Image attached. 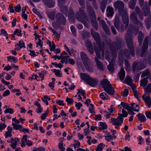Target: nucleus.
Instances as JSON below:
<instances>
[{"label": "nucleus", "mask_w": 151, "mask_h": 151, "mask_svg": "<svg viewBox=\"0 0 151 151\" xmlns=\"http://www.w3.org/2000/svg\"><path fill=\"white\" fill-rule=\"evenodd\" d=\"M125 38L129 50L127 49H124L123 54L127 58H129L130 55L133 56L135 54L134 45L133 41L132 33L130 31H127V34L125 36Z\"/></svg>", "instance_id": "1"}, {"label": "nucleus", "mask_w": 151, "mask_h": 151, "mask_svg": "<svg viewBox=\"0 0 151 151\" xmlns=\"http://www.w3.org/2000/svg\"><path fill=\"white\" fill-rule=\"evenodd\" d=\"M100 83L102 86L104 90L108 94L113 95L114 94V90L110 82L107 79H104L101 81Z\"/></svg>", "instance_id": "2"}, {"label": "nucleus", "mask_w": 151, "mask_h": 151, "mask_svg": "<svg viewBox=\"0 0 151 151\" xmlns=\"http://www.w3.org/2000/svg\"><path fill=\"white\" fill-rule=\"evenodd\" d=\"M146 67L145 62L141 60L139 62L135 61L133 65L132 70L134 72H139Z\"/></svg>", "instance_id": "3"}, {"label": "nucleus", "mask_w": 151, "mask_h": 151, "mask_svg": "<svg viewBox=\"0 0 151 151\" xmlns=\"http://www.w3.org/2000/svg\"><path fill=\"white\" fill-rule=\"evenodd\" d=\"M85 8L82 7L79 9V11L76 12L77 14L76 17L78 20L81 22H83L84 20L87 19V15L85 12Z\"/></svg>", "instance_id": "4"}, {"label": "nucleus", "mask_w": 151, "mask_h": 151, "mask_svg": "<svg viewBox=\"0 0 151 151\" xmlns=\"http://www.w3.org/2000/svg\"><path fill=\"white\" fill-rule=\"evenodd\" d=\"M114 5L115 9H118L119 14L127 11L126 9L124 8V4L122 1H117L114 3Z\"/></svg>", "instance_id": "5"}, {"label": "nucleus", "mask_w": 151, "mask_h": 151, "mask_svg": "<svg viewBox=\"0 0 151 151\" xmlns=\"http://www.w3.org/2000/svg\"><path fill=\"white\" fill-rule=\"evenodd\" d=\"M144 15L145 16H147L149 14H151V11L150 12V8L146 6L143 9ZM145 22L147 29H150L151 26V16L149 18H147L146 20L145 21Z\"/></svg>", "instance_id": "6"}, {"label": "nucleus", "mask_w": 151, "mask_h": 151, "mask_svg": "<svg viewBox=\"0 0 151 151\" xmlns=\"http://www.w3.org/2000/svg\"><path fill=\"white\" fill-rule=\"evenodd\" d=\"M123 42L121 39H119L117 42L113 41L109 44L110 49L111 51H117L121 47L122 44Z\"/></svg>", "instance_id": "7"}, {"label": "nucleus", "mask_w": 151, "mask_h": 151, "mask_svg": "<svg viewBox=\"0 0 151 151\" xmlns=\"http://www.w3.org/2000/svg\"><path fill=\"white\" fill-rule=\"evenodd\" d=\"M148 37H146L144 39L143 45L142 47L140 54L137 53V55H140L141 57L145 56L147 54L146 51L148 49Z\"/></svg>", "instance_id": "8"}, {"label": "nucleus", "mask_w": 151, "mask_h": 151, "mask_svg": "<svg viewBox=\"0 0 151 151\" xmlns=\"http://www.w3.org/2000/svg\"><path fill=\"white\" fill-rule=\"evenodd\" d=\"M130 20L134 24L139 25L142 27L143 24L137 18V15L134 12L131 13L130 16Z\"/></svg>", "instance_id": "9"}, {"label": "nucleus", "mask_w": 151, "mask_h": 151, "mask_svg": "<svg viewBox=\"0 0 151 151\" xmlns=\"http://www.w3.org/2000/svg\"><path fill=\"white\" fill-rule=\"evenodd\" d=\"M57 22L60 24L65 25L66 22V19L65 17L60 13H57L55 16Z\"/></svg>", "instance_id": "10"}, {"label": "nucleus", "mask_w": 151, "mask_h": 151, "mask_svg": "<svg viewBox=\"0 0 151 151\" xmlns=\"http://www.w3.org/2000/svg\"><path fill=\"white\" fill-rule=\"evenodd\" d=\"M86 11L90 18L96 17V13L92 6L86 3Z\"/></svg>", "instance_id": "11"}, {"label": "nucleus", "mask_w": 151, "mask_h": 151, "mask_svg": "<svg viewBox=\"0 0 151 151\" xmlns=\"http://www.w3.org/2000/svg\"><path fill=\"white\" fill-rule=\"evenodd\" d=\"M111 120V122H113V124L114 125H117L118 127L120 126L123 122V118L119 116H117V118H112Z\"/></svg>", "instance_id": "12"}, {"label": "nucleus", "mask_w": 151, "mask_h": 151, "mask_svg": "<svg viewBox=\"0 0 151 151\" xmlns=\"http://www.w3.org/2000/svg\"><path fill=\"white\" fill-rule=\"evenodd\" d=\"M122 16V20L123 23L126 25V28L128 26L129 23V18L128 16L127 11L120 14Z\"/></svg>", "instance_id": "13"}, {"label": "nucleus", "mask_w": 151, "mask_h": 151, "mask_svg": "<svg viewBox=\"0 0 151 151\" xmlns=\"http://www.w3.org/2000/svg\"><path fill=\"white\" fill-rule=\"evenodd\" d=\"M94 50L96 54V58L97 59H101V57L100 53V51L103 50V46H97L96 45L94 46Z\"/></svg>", "instance_id": "14"}, {"label": "nucleus", "mask_w": 151, "mask_h": 151, "mask_svg": "<svg viewBox=\"0 0 151 151\" xmlns=\"http://www.w3.org/2000/svg\"><path fill=\"white\" fill-rule=\"evenodd\" d=\"M81 60L84 65L90 63V60L86 54L83 52H81Z\"/></svg>", "instance_id": "15"}, {"label": "nucleus", "mask_w": 151, "mask_h": 151, "mask_svg": "<svg viewBox=\"0 0 151 151\" xmlns=\"http://www.w3.org/2000/svg\"><path fill=\"white\" fill-rule=\"evenodd\" d=\"M91 34L97 43V46H102L99 34L98 32H95L93 33L91 32Z\"/></svg>", "instance_id": "16"}, {"label": "nucleus", "mask_w": 151, "mask_h": 151, "mask_svg": "<svg viewBox=\"0 0 151 151\" xmlns=\"http://www.w3.org/2000/svg\"><path fill=\"white\" fill-rule=\"evenodd\" d=\"M44 4L48 7L51 8L54 6L55 2L53 0H42Z\"/></svg>", "instance_id": "17"}, {"label": "nucleus", "mask_w": 151, "mask_h": 151, "mask_svg": "<svg viewBox=\"0 0 151 151\" xmlns=\"http://www.w3.org/2000/svg\"><path fill=\"white\" fill-rule=\"evenodd\" d=\"M100 23L101 24L103 30L107 34H109L110 33V30L108 26L104 21L101 19L100 21Z\"/></svg>", "instance_id": "18"}, {"label": "nucleus", "mask_w": 151, "mask_h": 151, "mask_svg": "<svg viewBox=\"0 0 151 151\" xmlns=\"http://www.w3.org/2000/svg\"><path fill=\"white\" fill-rule=\"evenodd\" d=\"M80 75L82 79L84 80L88 84L91 77L89 75L85 73H81Z\"/></svg>", "instance_id": "19"}, {"label": "nucleus", "mask_w": 151, "mask_h": 151, "mask_svg": "<svg viewBox=\"0 0 151 151\" xmlns=\"http://www.w3.org/2000/svg\"><path fill=\"white\" fill-rule=\"evenodd\" d=\"M142 98L146 104H147L149 107H151V99L148 96H146L143 95L142 96Z\"/></svg>", "instance_id": "20"}, {"label": "nucleus", "mask_w": 151, "mask_h": 151, "mask_svg": "<svg viewBox=\"0 0 151 151\" xmlns=\"http://www.w3.org/2000/svg\"><path fill=\"white\" fill-rule=\"evenodd\" d=\"M135 104V103H131L130 105L131 106L130 109L128 111V113L130 115H134L135 113L133 111H134L136 112H138L139 111V109H137L136 108H134L133 107L134 105Z\"/></svg>", "instance_id": "21"}, {"label": "nucleus", "mask_w": 151, "mask_h": 151, "mask_svg": "<svg viewBox=\"0 0 151 151\" xmlns=\"http://www.w3.org/2000/svg\"><path fill=\"white\" fill-rule=\"evenodd\" d=\"M107 15L108 17H112L114 12L113 9L111 6H108L107 7Z\"/></svg>", "instance_id": "22"}, {"label": "nucleus", "mask_w": 151, "mask_h": 151, "mask_svg": "<svg viewBox=\"0 0 151 151\" xmlns=\"http://www.w3.org/2000/svg\"><path fill=\"white\" fill-rule=\"evenodd\" d=\"M98 82V81L96 78H92L91 77L88 84L91 86H94L97 85Z\"/></svg>", "instance_id": "23"}, {"label": "nucleus", "mask_w": 151, "mask_h": 151, "mask_svg": "<svg viewBox=\"0 0 151 151\" xmlns=\"http://www.w3.org/2000/svg\"><path fill=\"white\" fill-rule=\"evenodd\" d=\"M119 22V17L118 16H116L115 17L114 21V24L115 27L118 30L120 29Z\"/></svg>", "instance_id": "24"}, {"label": "nucleus", "mask_w": 151, "mask_h": 151, "mask_svg": "<svg viewBox=\"0 0 151 151\" xmlns=\"http://www.w3.org/2000/svg\"><path fill=\"white\" fill-rule=\"evenodd\" d=\"M144 37V35L141 31L139 32L138 37V42L139 46H141L142 44L143 40Z\"/></svg>", "instance_id": "25"}, {"label": "nucleus", "mask_w": 151, "mask_h": 151, "mask_svg": "<svg viewBox=\"0 0 151 151\" xmlns=\"http://www.w3.org/2000/svg\"><path fill=\"white\" fill-rule=\"evenodd\" d=\"M119 78L121 81L124 80L125 76V72L123 67H122L118 73Z\"/></svg>", "instance_id": "26"}, {"label": "nucleus", "mask_w": 151, "mask_h": 151, "mask_svg": "<svg viewBox=\"0 0 151 151\" xmlns=\"http://www.w3.org/2000/svg\"><path fill=\"white\" fill-rule=\"evenodd\" d=\"M107 2L106 0H102L100 3V7L102 12H104L106 7Z\"/></svg>", "instance_id": "27"}, {"label": "nucleus", "mask_w": 151, "mask_h": 151, "mask_svg": "<svg viewBox=\"0 0 151 151\" xmlns=\"http://www.w3.org/2000/svg\"><path fill=\"white\" fill-rule=\"evenodd\" d=\"M91 24L93 27L96 30L98 29V24L96 20V17L90 18Z\"/></svg>", "instance_id": "28"}, {"label": "nucleus", "mask_w": 151, "mask_h": 151, "mask_svg": "<svg viewBox=\"0 0 151 151\" xmlns=\"http://www.w3.org/2000/svg\"><path fill=\"white\" fill-rule=\"evenodd\" d=\"M62 5H59L60 8L61 12L67 15L68 9L67 6H62Z\"/></svg>", "instance_id": "29"}, {"label": "nucleus", "mask_w": 151, "mask_h": 151, "mask_svg": "<svg viewBox=\"0 0 151 151\" xmlns=\"http://www.w3.org/2000/svg\"><path fill=\"white\" fill-rule=\"evenodd\" d=\"M95 60L99 69L101 70H104V68L101 62L96 57H95Z\"/></svg>", "instance_id": "30"}, {"label": "nucleus", "mask_w": 151, "mask_h": 151, "mask_svg": "<svg viewBox=\"0 0 151 151\" xmlns=\"http://www.w3.org/2000/svg\"><path fill=\"white\" fill-rule=\"evenodd\" d=\"M46 14L48 17L50 19L52 20L55 19V13L54 12L47 11L46 12Z\"/></svg>", "instance_id": "31"}, {"label": "nucleus", "mask_w": 151, "mask_h": 151, "mask_svg": "<svg viewBox=\"0 0 151 151\" xmlns=\"http://www.w3.org/2000/svg\"><path fill=\"white\" fill-rule=\"evenodd\" d=\"M137 0H131L128 3V6L129 8L134 9L135 8Z\"/></svg>", "instance_id": "32"}, {"label": "nucleus", "mask_w": 151, "mask_h": 151, "mask_svg": "<svg viewBox=\"0 0 151 151\" xmlns=\"http://www.w3.org/2000/svg\"><path fill=\"white\" fill-rule=\"evenodd\" d=\"M124 82L128 85L129 86H132V80L131 77L129 76H127L125 80L124 81Z\"/></svg>", "instance_id": "33"}, {"label": "nucleus", "mask_w": 151, "mask_h": 151, "mask_svg": "<svg viewBox=\"0 0 151 151\" xmlns=\"http://www.w3.org/2000/svg\"><path fill=\"white\" fill-rule=\"evenodd\" d=\"M137 116L138 117L139 120L141 122H145L146 119L145 116L143 114L139 113Z\"/></svg>", "instance_id": "34"}, {"label": "nucleus", "mask_w": 151, "mask_h": 151, "mask_svg": "<svg viewBox=\"0 0 151 151\" xmlns=\"http://www.w3.org/2000/svg\"><path fill=\"white\" fill-rule=\"evenodd\" d=\"M81 35L83 39L88 38L90 36V32L85 31H83L81 32Z\"/></svg>", "instance_id": "35"}, {"label": "nucleus", "mask_w": 151, "mask_h": 151, "mask_svg": "<svg viewBox=\"0 0 151 151\" xmlns=\"http://www.w3.org/2000/svg\"><path fill=\"white\" fill-rule=\"evenodd\" d=\"M147 78H148L146 77L141 80L140 84L141 86L144 87H146L147 84L148 80H147Z\"/></svg>", "instance_id": "36"}, {"label": "nucleus", "mask_w": 151, "mask_h": 151, "mask_svg": "<svg viewBox=\"0 0 151 151\" xmlns=\"http://www.w3.org/2000/svg\"><path fill=\"white\" fill-rule=\"evenodd\" d=\"M100 96L103 100H107L109 98L108 96L104 92L101 93L100 95Z\"/></svg>", "instance_id": "37"}, {"label": "nucleus", "mask_w": 151, "mask_h": 151, "mask_svg": "<svg viewBox=\"0 0 151 151\" xmlns=\"http://www.w3.org/2000/svg\"><path fill=\"white\" fill-rule=\"evenodd\" d=\"M48 42L49 46L50 47V50L51 51L54 50L55 47V45L54 43L53 42H52V43L50 41L48 40Z\"/></svg>", "instance_id": "38"}, {"label": "nucleus", "mask_w": 151, "mask_h": 151, "mask_svg": "<svg viewBox=\"0 0 151 151\" xmlns=\"http://www.w3.org/2000/svg\"><path fill=\"white\" fill-rule=\"evenodd\" d=\"M122 114H120L119 113L118 114L119 116H121L123 118V117H126L128 115V113L124 109H122Z\"/></svg>", "instance_id": "39"}, {"label": "nucleus", "mask_w": 151, "mask_h": 151, "mask_svg": "<svg viewBox=\"0 0 151 151\" xmlns=\"http://www.w3.org/2000/svg\"><path fill=\"white\" fill-rule=\"evenodd\" d=\"M107 68L109 71H110L111 73L114 72V65L113 64L110 63L107 66Z\"/></svg>", "instance_id": "40"}, {"label": "nucleus", "mask_w": 151, "mask_h": 151, "mask_svg": "<svg viewBox=\"0 0 151 151\" xmlns=\"http://www.w3.org/2000/svg\"><path fill=\"white\" fill-rule=\"evenodd\" d=\"M100 123V127L99 129V130H104L107 128V125L105 122H101Z\"/></svg>", "instance_id": "41"}, {"label": "nucleus", "mask_w": 151, "mask_h": 151, "mask_svg": "<svg viewBox=\"0 0 151 151\" xmlns=\"http://www.w3.org/2000/svg\"><path fill=\"white\" fill-rule=\"evenodd\" d=\"M121 105H122L124 108L128 110H129L131 108V107L128 104L124 102H121Z\"/></svg>", "instance_id": "42"}, {"label": "nucleus", "mask_w": 151, "mask_h": 151, "mask_svg": "<svg viewBox=\"0 0 151 151\" xmlns=\"http://www.w3.org/2000/svg\"><path fill=\"white\" fill-rule=\"evenodd\" d=\"M14 142L12 143L11 146L13 148V149H16V146L17 143L19 142V139L18 138H16L14 140Z\"/></svg>", "instance_id": "43"}, {"label": "nucleus", "mask_w": 151, "mask_h": 151, "mask_svg": "<svg viewBox=\"0 0 151 151\" xmlns=\"http://www.w3.org/2000/svg\"><path fill=\"white\" fill-rule=\"evenodd\" d=\"M7 58H8L7 60L8 61L12 62V61H11V60H13L14 61V62L15 63L16 61H17V60L16 61V60L17 59V58L16 57H15L14 56H9L7 57Z\"/></svg>", "instance_id": "44"}, {"label": "nucleus", "mask_w": 151, "mask_h": 151, "mask_svg": "<svg viewBox=\"0 0 151 151\" xmlns=\"http://www.w3.org/2000/svg\"><path fill=\"white\" fill-rule=\"evenodd\" d=\"M119 65L120 66H122L123 64L124 58L122 55L119 56Z\"/></svg>", "instance_id": "45"}, {"label": "nucleus", "mask_w": 151, "mask_h": 151, "mask_svg": "<svg viewBox=\"0 0 151 151\" xmlns=\"http://www.w3.org/2000/svg\"><path fill=\"white\" fill-rule=\"evenodd\" d=\"M32 11L33 12L38 16L41 19L42 18V16L40 12L38 11L35 8H33Z\"/></svg>", "instance_id": "46"}, {"label": "nucleus", "mask_w": 151, "mask_h": 151, "mask_svg": "<svg viewBox=\"0 0 151 151\" xmlns=\"http://www.w3.org/2000/svg\"><path fill=\"white\" fill-rule=\"evenodd\" d=\"M19 44H18L17 43V45H16L15 46H18L19 45V47L21 49L22 47L24 48L25 47L24 43L23 41L20 40L19 42Z\"/></svg>", "instance_id": "47"}, {"label": "nucleus", "mask_w": 151, "mask_h": 151, "mask_svg": "<svg viewBox=\"0 0 151 151\" xmlns=\"http://www.w3.org/2000/svg\"><path fill=\"white\" fill-rule=\"evenodd\" d=\"M90 63H87L86 64L84 65L86 69L88 71L90 72H92L93 71L92 69L89 66V64Z\"/></svg>", "instance_id": "48"}, {"label": "nucleus", "mask_w": 151, "mask_h": 151, "mask_svg": "<svg viewBox=\"0 0 151 151\" xmlns=\"http://www.w3.org/2000/svg\"><path fill=\"white\" fill-rule=\"evenodd\" d=\"M146 93L149 94L150 93L151 91V83L149 84L147 87L145 88Z\"/></svg>", "instance_id": "49"}, {"label": "nucleus", "mask_w": 151, "mask_h": 151, "mask_svg": "<svg viewBox=\"0 0 151 151\" xmlns=\"http://www.w3.org/2000/svg\"><path fill=\"white\" fill-rule=\"evenodd\" d=\"M21 30H19V29H16L15 31L14 32V34L17 35L18 36H22V34L21 33Z\"/></svg>", "instance_id": "50"}, {"label": "nucleus", "mask_w": 151, "mask_h": 151, "mask_svg": "<svg viewBox=\"0 0 151 151\" xmlns=\"http://www.w3.org/2000/svg\"><path fill=\"white\" fill-rule=\"evenodd\" d=\"M73 11L71 8H70L69 9L68 17L69 18H71L73 17Z\"/></svg>", "instance_id": "51"}, {"label": "nucleus", "mask_w": 151, "mask_h": 151, "mask_svg": "<svg viewBox=\"0 0 151 151\" xmlns=\"http://www.w3.org/2000/svg\"><path fill=\"white\" fill-rule=\"evenodd\" d=\"M80 5L83 8H85V0H78Z\"/></svg>", "instance_id": "52"}, {"label": "nucleus", "mask_w": 151, "mask_h": 151, "mask_svg": "<svg viewBox=\"0 0 151 151\" xmlns=\"http://www.w3.org/2000/svg\"><path fill=\"white\" fill-rule=\"evenodd\" d=\"M103 143H102L99 144L97 147L96 149V151H101L102 150V147L103 146Z\"/></svg>", "instance_id": "53"}, {"label": "nucleus", "mask_w": 151, "mask_h": 151, "mask_svg": "<svg viewBox=\"0 0 151 151\" xmlns=\"http://www.w3.org/2000/svg\"><path fill=\"white\" fill-rule=\"evenodd\" d=\"M60 71L59 70H56V69H54L53 72L54 73L55 75L61 77V76L60 75Z\"/></svg>", "instance_id": "54"}, {"label": "nucleus", "mask_w": 151, "mask_h": 151, "mask_svg": "<svg viewBox=\"0 0 151 151\" xmlns=\"http://www.w3.org/2000/svg\"><path fill=\"white\" fill-rule=\"evenodd\" d=\"M85 42V46L87 48L92 46V44L90 41L88 40H86Z\"/></svg>", "instance_id": "55"}, {"label": "nucleus", "mask_w": 151, "mask_h": 151, "mask_svg": "<svg viewBox=\"0 0 151 151\" xmlns=\"http://www.w3.org/2000/svg\"><path fill=\"white\" fill-rule=\"evenodd\" d=\"M14 112L13 109L11 108L7 109L4 111V113H9L11 114L13 113Z\"/></svg>", "instance_id": "56"}, {"label": "nucleus", "mask_w": 151, "mask_h": 151, "mask_svg": "<svg viewBox=\"0 0 151 151\" xmlns=\"http://www.w3.org/2000/svg\"><path fill=\"white\" fill-rule=\"evenodd\" d=\"M124 62L126 67V70H127L129 68H130V64L129 63L128 60L126 59H125Z\"/></svg>", "instance_id": "57"}, {"label": "nucleus", "mask_w": 151, "mask_h": 151, "mask_svg": "<svg viewBox=\"0 0 151 151\" xmlns=\"http://www.w3.org/2000/svg\"><path fill=\"white\" fill-rule=\"evenodd\" d=\"M13 128L14 129H15L16 130L18 129H19L20 130V129H22V126L20 124H17L16 125H15V126H14V127H13Z\"/></svg>", "instance_id": "58"}, {"label": "nucleus", "mask_w": 151, "mask_h": 151, "mask_svg": "<svg viewBox=\"0 0 151 151\" xmlns=\"http://www.w3.org/2000/svg\"><path fill=\"white\" fill-rule=\"evenodd\" d=\"M70 29L71 30V31L73 34V35L75 36H76V30L74 27L73 25L71 26Z\"/></svg>", "instance_id": "59"}, {"label": "nucleus", "mask_w": 151, "mask_h": 151, "mask_svg": "<svg viewBox=\"0 0 151 151\" xmlns=\"http://www.w3.org/2000/svg\"><path fill=\"white\" fill-rule=\"evenodd\" d=\"M58 147L61 151H64L65 150V148L63 147V143H59Z\"/></svg>", "instance_id": "60"}, {"label": "nucleus", "mask_w": 151, "mask_h": 151, "mask_svg": "<svg viewBox=\"0 0 151 151\" xmlns=\"http://www.w3.org/2000/svg\"><path fill=\"white\" fill-rule=\"evenodd\" d=\"M66 101L68 104H71L73 102V100L72 98L67 97L66 99Z\"/></svg>", "instance_id": "61"}, {"label": "nucleus", "mask_w": 151, "mask_h": 151, "mask_svg": "<svg viewBox=\"0 0 151 151\" xmlns=\"http://www.w3.org/2000/svg\"><path fill=\"white\" fill-rule=\"evenodd\" d=\"M52 64L53 65H54L56 67H58L60 68H61L63 66L62 64L60 63H59V64H58L56 63H52Z\"/></svg>", "instance_id": "62"}, {"label": "nucleus", "mask_w": 151, "mask_h": 151, "mask_svg": "<svg viewBox=\"0 0 151 151\" xmlns=\"http://www.w3.org/2000/svg\"><path fill=\"white\" fill-rule=\"evenodd\" d=\"M52 25L53 27L56 29H58L59 28V25L56 23L53 22Z\"/></svg>", "instance_id": "63"}, {"label": "nucleus", "mask_w": 151, "mask_h": 151, "mask_svg": "<svg viewBox=\"0 0 151 151\" xmlns=\"http://www.w3.org/2000/svg\"><path fill=\"white\" fill-rule=\"evenodd\" d=\"M128 94V90L127 89H125L123 92V95L124 96H127Z\"/></svg>", "instance_id": "64"}]
</instances>
